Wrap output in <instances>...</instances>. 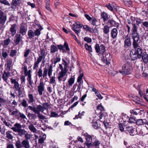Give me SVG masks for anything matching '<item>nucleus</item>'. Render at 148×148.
<instances>
[{"label":"nucleus","instance_id":"nucleus-4","mask_svg":"<svg viewBox=\"0 0 148 148\" xmlns=\"http://www.w3.org/2000/svg\"><path fill=\"white\" fill-rule=\"evenodd\" d=\"M139 39L136 40H133V45L134 48V51H135L136 53L138 54H140L142 53V50L141 47L140 45V42H138Z\"/></svg>","mask_w":148,"mask_h":148},{"label":"nucleus","instance_id":"nucleus-10","mask_svg":"<svg viewBox=\"0 0 148 148\" xmlns=\"http://www.w3.org/2000/svg\"><path fill=\"white\" fill-rule=\"evenodd\" d=\"M130 112L132 114L134 115H141L143 113L144 111L142 110L139 109H134L130 110Z\"/></svg>","mask_w":148,"mask_h":148},{"label":"nucleus","instance_id":"nucleus-6","mask_svg":"<svg viewBox=\"0 0 148 148\" xmlns=\"http://www.w3.org/2000/svg\"><path fill=\"white\" fill-rule=\"evenodd\" d=\"M67 71H60L58 73L57 78L59 82H65L67 78L66 73Z\"/></svg>","mask_w":148,"mask_h":148},{"label":"nucleus","instance_id":"nucleus-48","mask_svg":"<svg viewBox=\"0 0 148 148\" xmlns=\"http://www.w3.org/2000/svg\"><path fill=\"white\" fill-rule=\"evenodd\" d=\"M63 47L65 48L66 50L67 51L68 53H69L70 49L69 48L68 45L66 42H65L63 46Z\"/></svg>","mask_w":148,"mask_h":148},{"label":"nucleus","instance_id":"nucleus-8","mask_svg":"<svg viewBox=\"0 0 148 148\" xmlns=\"http://www.w3.org/2000/svg\"><path fill=\"white\" fill-rule=\"evenodd\" d=\"M132 35L133 40H136L139 39V36L138 34L136 27L135 24L133 25V27L132 29Z\"/></svg>","mask_w":148,"mask_h":148},{"label":"nucleus","instance_id":"nucleus-44","mask_svg":"<svg viewBox=\"0 0 148 148\" xmlns=\"http://www.w3.org/2000/svg\"><path fill=\"white\" fill-rule=\"evenodd\" d=\"M58 49L54 45H52L51 47V52L55 53L57 50Z\"/></svg>","mask_w":148,"mask_h":148},{"label":"nucleus","instance_id":"nucleus-12","mask_svg":"<svg viewBox=\"0 0 148 148\" xmlns=\"http://www.w3.org/2000/svg\"><path fill=\"white\" fill-rule=\"evenodd\" d=\"M82 135L85 137L86 140V142H90L92 140V137L94 136L93 135L91 136L86 132H83L82 133Z\"/></svg>","mask_w":148,"mask_h":148},{"label":"nucleus","instance_id":"nucleus-61","mask_svg":"<svg viewBox=\"0 0 148 148\" xmlns=\"http://www.w3.org/2000/svg\"><path fill=\"white\" fill-rule=\"evenodd\" d=\"M47 72H48V69L46 68H44L43 75H42L43 78H44L45 77L47 76Z\"/></svg>","mask_w":148,"mask_h":148},{"label":"nucleus","instance_id":"nucleus-51","mask_svg":"<svg viewBox=\"0 0 148 148\" xmlns=\"http://www.w3.org/2000/svg\"><path fill=\"white\" fill-rule=\"evenodd\" d=\"M90 21L91 24L94 26L96 25L97 21L95 18L93 17Z\"/></svg>","mask_w":148,"mask_h":148},{"label":"nucleus","instance_id":"nucleus-20","mask_svg":"<svg viewBox=\"0 0 148 148\" xmlns=\"http://www.w3.org/2000/svg\"><path fill=\"white\" fill-rule=\"evenodd\" d=\"M75 80V77L74 76L70 78L68 81V83L66 84L67 87H70L72 86V85L74 83Z\"/></svg>","mask_w":148,"mask_h":148},{"label":"nucleus","instance_id":"nucleus-27","mask_svg":"<svg viewBox=\"0 0 148 148\" xmlns=\"http://www.w3.org/2000/svg\"><path fill=\"white\" fill-rule=\"evenodd\" d=\"M6 19V16L3 15V12L0 10V23L4 22Z\"/></svg>","mask_w":148,"mask_h":148},{"label":"nucleus","instance_id":"nucleus-43","mask_svg":"<svg viewBox=\"0 0 148 148\" xmlns=\"http://www.w3.org/2000/svg\"><path fill=\"white\" fill-rule=\"evenodd\" d=\"M40 56H41L43 58H45V57L47 55V53L45 52V50L43 49H41L40 50Z\"/></svg>","mask_w":148,"mask_h":148},{"label":"nucleus","instance_id":"nucleus-18","mask_svg":"<svg viewBox=\"0 0 148 148\" xmlns=\"http://www.w3.org/2000/svg\"><path fill=\"white\" fill-rule=\"evenodd\" d=\"M21 128V125L18 123L15 124L13 127L11 129L14 132H17Z\"/></svg>","mask_w":148,"mask_h":148},{"label":"nucleus","instance_id":"nucleus-58","mask_svg":"<svg viewBox=\"0 0 148 148\" xmlns=\"http://www.w3.org/2000/svg\"><path fill=\"white\" fill-rule=\"evenodd\" d=\"M84 40L87 43H90L92 42V40L91 38L88 37H85L84 38Z\"/></svg>","mask_w":148,"mask_h":148},{"label":"nucleus","instance_id":"nucleus-26","mask_svg":"<svg viewBox=\"0 0 148 148\" xmlns=\"http://www.w3.org/2000/svg\"><path fill=\"white\" fill-rule=\"evenodd\" d=\"M110 27L106 25L104 26L103 29V33L106 35L108 36V38L109 37L108 33L110 31Z\"/></svg>","mask_w":148,"mask_h":148},{"label":"nucleus","instance_id":"nucleus-56","mask_svg":"<svg viewBox=\"0 0 148 148\" xmlns=\"http://www.w3.org/2000/svg\"><path fill=\"white\" fill-rule=\"evenodd\" d=\"M1 3L8 6H10V3L6 0H1Z\"/></svg>","mask_w":148,"mask_h":148},{"label":"nucleus","instance_id":"nucleus-19","mask_svg":"<svg viewBox=\"0 0 148 148\" xmlns=\"http://www.w3.org/2000/svg\"><path fill=\"white\" fill-rule=\"evenodd\" d=\"M62 64L64 65L65 69H67L68 66L69 64V60L68 58H62Z\"/></svg>","mask_w":148,"mask_h":148},{"label":"nucleus","instance_id":"nucleus-23","mask_svg":"<svg viewBox=\"0 0 148 148\" xmlns=\"http://www.w3.org/2000/svg\"><path fill=\"white\" fill-rule=\"evenodd\" d=\"M127 130L130 133V135L134 136L136 134V130H134L132 127H129L127 128Z\"/></svg>","mask_w":148,"mask_h":148},{"label":"nucleus","instance_id":"nucleus-1","mask_svg":"<svg viewBox=\"0 0 148 148\" xmlns=\"http://www.w3.org/2000/svg\"><path fill=\"white\" fill-rule=\"evenodd\" d=\"M95 48L98 55L102 58V61L108 65L110 64V60L111 57L110 54H104L105 49L104 45L96 44L95 46Z\"/></svg>","mask_w":148,"mask_h":148},{"label":"nucleus","instance_id":"nucleus-52","mask_svg":"<svg viewBox=\"0 0 148 148\" xmlns=\"http://www.w3.org/2000/svg\"><path fill=\"white\" fill-rule=\"evenodd\" d=\"M136 134H138L140 136H143L144 134H143V132L141 129L139 128H138L136 129Z\"/></svg>","mask_w":148,"mask_h":148},{"label":"nucleus","instance_id":"nucleus-37","mask_svg":"<svg viewBox=\"0 0 148 148\" xmlns=\"http://www.w3.org/2000/svg\"><path fill=\"white\" fill-rule=\"evenodd\" d=\"M50 78V79L49 80V83L52 84L53 86L54 87L56 84V81L55 79V78L54 77H51Z\"/></svg>","mask_w":148,"mask_h":148},{"label":"nucleus","instance_id":"nucleus-60","mask_svg":"<svg viewBox=\"0 0 148 148\" xmlns=\"http://www.w3.org/2000/svg\"><path fill=\"white\" fill-rule=\"evenodd\" d=\"M20 80L21 84L23 85L24 84H25V76L23 75L21 76L20 77Z\"/></svg>","mask_w":148,"mask_h":148},{"label":"nucleus","instance_id":"nucleus-59","mask_svg":"<svg viewBox=\"0 0 148 148\" xmlns=\"http://www.w3.org/2000/svg\"><path fill=\"white\" fill-rule=\"evenodd\" d=\"M34 35L35 36H39L41 34L40 30L38 29H37L34 32Z\"/></svg>","mask_w":148,"mask_h":148},{"label":"nucleus","instance_id":"nucleus-30","mask_svg":"<svg viewBox=\"0 0 148 148\" xmlns=\"http://www.w3.org/2000/svg\"><path fill=\"white\" fill-rule=\"evenodd\" d=\"M137 89L138 90L139 94L141 97H143L144 99L147 101H148V100L147 99V96L145 95V94L143 93L140 90L139 88L138 87Z\"/></svg>","mask_w":148,"mask_h":148},{"label":"nucleus","instance_id":"nucleus-33","mask_svg":"<svg viewBox=\"0 0 148 148\" xmlns=\"http://www.w3.org/2000/svg\"><path fill=\"white\" fill-rule=\"evenodd\" d=\"M20 1L21 0H12L11 5L15 6H17L20 4Z\"/></svg>","mask_w":148,"mask_h":148},{"label":"nucleus","instance_id":"nucleus-45","mask_svg":"<svg viewBox=\"0 0 148 148\" xmlns=\"http://www.w3.org/2000/svg\"><path fill=\"white\" fill-rule=\"evenodd\" d=\"M133 99L132 100L136 102L137 103H138V102L140 100V98L137 96L133 95L132 97Z\"/></svg>","mask_w":148,"mask_h":148},{"label":"nucleus","instance_id":"nucleus-13","mask_svg":"<svg viewBox=\"0 0 148 148\" xmlns=\"http://www.w3.org/2000/svg\"><path fill=\"white\" fill-rule=\"evenodd\" d=\"M10 73L9 71H6L5 70L4 71L3 73L2 76L3 79L7 83L8 78L10 76Z\"/></svg>","mask_w":148,"mask_h":148},{"label":"nucleus","instance_id":"nucleus-7","mask_svg":"<svg viewBox=\"0 0 148 148\" xmlns=\"http://www.w3.org/2000/svg\"><path fill=\"white\" fill-rule=\"evenodd\" d=\"M130 56L132 60H135L137 58H140L142 56V53L139 54L136 53L135 51L133 50L130 52Z\"/></svg>","mask_w":148,"mask_h":148},{"label":"nucleus","instance_id":"nucleus-24","mask_svg":"<svg viewBox=\"0 0 148 148\" xmlns=\"http://www.w3.org/2000/svg\"><path fill=\"white\" fill-rule=\"evenodd\" d=\"M27 30V29L25 28L23 25H21L20 27L19 32L21 34L24 35L25 34Z\"/></svg>","mask_w":148,"mask_h":148},{"label":"nucleus","instance_id":"nucleus-46","mask_svg":"<svg viewBox=\"0 0 148 148\" xmlns=\"http://www.w3.org/2000/svg\"><path fill=\"white\" fill-rule=\"evenodd\" d=\"M48 74L49 77H51V75H52L53 70L52 67L51 66H50L49 69H48Z\"/></svg>","mask_w":148,"mask_h":148},{"label":"nucleus","instance_id":"nucleus-49","mask_svg":"<svg viewBox=\"0 0 148 148\" xmlns=\"http://www.w3.org/2000/svg\"><path fill=\"white\" fill-rule=\"evenodd\" d=\"M10 132L8 131L6 132V134L7 138L9 139H12L13 138V136L10 134Z\"/></svg>","mask_w":148,"mask_h":148},{"label":"nucleus","instance_id":"nucleus-63","mask_svg":"<svg viewBox=\"0 0 148 148\" xmlns=\"http://www.w3.org/2000/svg\"><path fill=\"white\" fill-rule=\"evenodd\" d=\"M16 146L17 148H21L22 147V145L19 141H16Z\"/></svg>","mask_w":148,"mask_h":148},{"label":"nucleus","instance_id":"nucleus-64","mask_svg":"<svg viewBox=\"0 0 148 148\" xmlns=\"http://www.w3.org/2000/svg\"><path fill=\"white\" fill-rule=\"evenodd\" d=\"M61 58L60 57H56L54 61V64H56L57 62H59Z\"/></svg>","mask_w":148,"mask_h":148},{"label":"nucleus","instance_id":"nucleus-31","mask_svg":"<svg viewBox=\"0 0 148 148\" xmlns=\"http://www.w3.org/2000/svg\"><path fill=\"white\" fill-rule=\"evenodd\" d=\"M28 127L30 130L33 133H36L37 131V130L36 128L33 125L31 124L28 125Z\"/></svg>","mask_w":148,"mask_h":148},{"label":"nucleus","instance_id":"nucleus-50","mask_svg":"<svg viewBox=\"0 0 148 148\" xmlns=\"http://www.w3.org/2000/svg\"><path fill=\"white\" fill-rule=\"evenodd\" d=\"M125 4L127 6H130L132 4L131 0H123Z\"/></svg>","mask_w":148,"mask_h":148},{"label":"nucleus","instance_id":"nucleus-2","mask_svg":"<svg viewBox=\"0 0 148 148\" xmlns=\"http://www.w3.org/2000/svg\"><path fill=\"white\" fill-rule=\"evenodd\" d=\"M49 107V104L47 103H44L43 105V106L40 105H37L36 106H28V108L29 110L32 111L35 113L39 114L40 112H42L46 108Z\"/></svg>","mask_w":148,"mask_h":148},{"label":"nucleus","instance_id":"nucleus-21","mask_svg":"<svg viewBox=\"0 0 148 148\" xmlns=\"http://www.w3.org/2000/svg\"><path fill=\"white\" fill-rule=\"evenodd\" d=\"M22 146L25 148H30V146L28 140H24L21 142Z\"/></svg>","mask_w":148,"mask_h":148},{"label":"nucleus","instance_id":"nucleus-3","mask_svg":"<svg viewBox=\"0 0 148 148\" xmlns=\"http://www.w3.org/2000/svg\"><path fill=\"white\" fill-rule=\"evenodd\" d=\"M132 68L130 64L128 63L124 64L122 66V70L119 72L123 75H127L130 74L132 72Z\"/></svg>","mask_w":148,"mask_h":148},{"label":"nucleus","instance_id":"nucleus-38","mask_svg":"<svg viewBox=\"0 0 148 148\" xmlns=\"http://www.w3.org/2000/svg\"><path fill=\"white\" fill-rule=\"evenodd\" d=\"M92 127L95 129H97L98 128V124L96 121L95 120H93L92 121Z\"/></svg>","mask_w":148,"mask_h":148},{"label":"nucleus","instance_id":"nucleus-54","mask_svg":"<svg viewBox=\"0 0 148 148\" xmlns=\"http://www.w3.org/2000/svg\"><path fill=\"white\" fill-rule=\"evenodd\" d=\"M21 104L22 106L26 108L28 106V104L27 103V101L25 99L23 100Z\"/></svg>","mask_w":148,"mask_h":148},{"label":"nucleus","instance_id":"nucleus-40","mask_svg":"<svg viewBox=\"0 0 148 148\" xmlns=\"http://www.w3.org/2000/svg\"><path fill=\"white\" fill-rule=\"evenodd\" d=\"M33 135L30 134H28V133H25V138L26 140H29L30 139L32 138Z\"/></svg>","mask_w":148,"mask_h":148},{"label":"nucleus","instance_id":"nucleus-25","mask_svg":"<svg viewBox=\"0 0 148 148\" xmlns=\"http://www.w3.org/2000/svg\"><path fill=\"white\" fill-rule=\"evenodd\" d=\"M136 124L138 125H141L144 124H147L148 123L147 121L144 119L143 120L142 119H138L136 122Z\"/></svg>","mask_w":148,"mask_h":148},{"label":"nucleus","instance_id":"nucleus-55","mask_svg":"<svg viewBox=\"0 0 148 148\" xmlns=\"http://www.w3.org/2000/svg\"><path fill=\"white\" fill-rule=\"evenodd\" d=\"M84 74L83 73H81L77 79V82H81V81L83 77Z\"/></svg>","mask_w":148,"mask_h":148},{"label":"nucleus","instance_id":"nucleus-17","mask_svg":"<svg viewBox=\"0 0 148 148\" xmlns=\"http://www.w3.org/2000/svg\"><path fill=\"white\" fill-rule=\"evenodd\" d=\"M128 35L125 37V39L124 41V47L128 48L131 45V39L130 38L128 37Z\"/></svg>","mask_w":148,"mask_h":148},{"label":"nucleus","instance_id":"nucleus-32","mask_svg":"<svg viewBox=\"0 0 148 148\" xmlns=\"http://www.w3.org/2000/svg\"><path fill=\"white\" fill-rule=\"evenodd\" d=\"M28 36L29 39H32L34 36V32L32 30H29L28 32Z\"/></svg>","mask_w":148,"mask_h":148},{"label":"nucleus","instance_id":"nucleus-53","mask_svg":"<svg viewBox=\"0 0 148 148\" xmlns=\"http://www.w3.org/2000/svg\"><path fill=\"white\" fill-rule=\"evenodd\" d=\"M24 72L26 76L28 74L30 73L31 71L29 70V71H27V67L26 66H24Z\"/></svg>","mask_w":148,"mask_h":148},{"label":"nucleus","instance_id":"nucleus-36","mask_svg":"<svg viewBox=\"0 0 148 148\" xmlns=\"http://www.w3.org/2000/svg\"><path fill=\"white\" fill-rule=\"evenodd\" d=\"M46 137V135L44 134L42 137H41L39 139V142L41 144L43 143L44 140H45Z\"/></svg>","mask_w":148,"mask_h":148},{"label":"nucleus","instance_id":"nucleus-5","mask_svg":"<svg viewBox=\"0 0 148 148\" xmlns=\"http://www.w3.org/2000/svg\"><path fill=\"white\" fill-rule=\"evenodd\" d=\"M83 26L79 22H76L72 26V29L78 35L80 32L81 28Z\"/></svg>","mask_w":148,"mask_h":148},{"label":"nucleus","instance_id":"nucleus-22","mask_svg":"<svg viewBox=\"0 0 148 148\" xmlns=\"http://www.w3.org/2000/svg\"><path fill=\"white\" fill-rule=\"evenodd\" d=\"M31 92H29L28 95V97L29 98L28 102L29 103H33L35 102V99L33 95L30 93Z\"/></svg>","mask_w":148,"mask_h":148},{"label":"nucleus","instance_id":"nucleus-29","mask_svg":"<svg viewBox=\"0 0 148 148\" xmlns=\"http://www.w3.org/2000/svg\"><path fill=\"white\" fill-rule=\"evenodd\" d=\"M144 62L147 63L148 62V55L146 52H144L142 54V57Z\"/></svg>","mask_w":148,"mask_h":148},{"label":"nucleus","instance_id":"nucleus-9","mask_svg":"<svg viewBox=\"0 0 148 148\" xmlns=\"http://www.w3.org/2000/svg\"><path fill=\"white\" fill-rule=\"evenodd\" d=\"M38 57H37V61H35L34 62V66L33 69L37 70L38 68V64L42 61V60H44L45 58L42 57L41 56H40V54H38Z\"/></svg>","mask_w":148,"mask_h":148},{"label":"nucleus","instance_id":"nucleus-28","mask_svg":"<svg viewBox=\"0 0 148 148\" xmlns=\"http://www.w3.org/2000/svg\"><path fill=\"white\" fill-rule=\"evenodd\" d=\"M16 26L15 24H13L12 25L10 28V31L12 36H13L16 33V29L15 28Z\"/></svg>","mask_w":148,"mask_h":148},{"label":"nucleus","instance_id":"nucleus-41","mask_svg":"<svg viewBox=\"0 0 148 148\" xmlns=\"http://www.w3.org/2000/svg\"><path fill=\"white\" fill-rule=\"evenodd\" d=\"M101 16L104 21H106L108 18V15L105 12H103L101 14Z\"/></svg>","mask_w":148,"mask_h":148},{"label":"nucleus","instance_id":"nucleus-39","mask_svg":"<svg viewBox=\"0 0 148 148\" xmlns=\"http://www.w3.org/2000/svg\"><path fill=\"white\" fill-rule=\"evenodd\" d=\"M22 37L20 34H18L16 36L15 42L16 44H18L21 40Z\"/></svg>","mask_w":148,"mask_h":148},{"label":"nucleus","instance_id":"nucleus-11","mask_svg":"<svg viewBox=\"0 0 148 148\" xmlns=\"http://www.w3.org/2000/svg\"><path fill=\"white\" fill-rule=\"evenodd\" d=\"M38 91L39 95H41L42 94V92L44 90V84L43 82H40L39 85L38 86Z\"/></svg>","mask_w":148,"mask_h":148},{"label":"nucleus","instance_id":"nucleus-16","mask_svg":"<svg viewBox=\"0 0 148 148\" xmlns=\"http://www.w3.org/2000/svg\"><path fill=\"white\" fill-rule=\"evenodd\" d=\"M118 33V31L117 28H114L111 31V37L114 39L116 38Z\"/></svg>","mask_w":148,"mask_h":148},{"label":"nucleus","instance_id":"nucleus-47","mask_svg":"<svg viewBox=\"0 0 148 148\" xmlns=\"http://www.w3.org/2000/svg\"><path fill=\"white\" fill-rule=\"evenodd\" d=\"M50 0H46L45 3V7L47 9L49 10H50L51 9L49 7L50 6Z\"/></svg>","mask_w":148,"mask_h":148},{"label":"nucleus","instance_id":"nucleus-62","mask_svg":"<svg viewBox=\"0 0 148 148\" xmlns=\"http://www.w3.org/2000/svg\"><path fill=\"white\" fill-rule=\"evenodd\" d=\"M143 25L144 26V29H148V22L147 21H144L143 22Z\"/></svg>","mask_w":148,"mask_h":148},{"label":"nucleus","instance_id":"nucleus-14","mask_svg":"<svg viewBox=\"0 0 148 148\" xmlns=\"http://www.w3.org/2000/svg\"><path fill=\"white\" fill-rule=\"evenodd\" d=\"M10 80L11 83L14 84V87L16 90H19L20 88L18 82L16 81V79L12 78L10 79Z\"/></svg>","mask_w":148,"mask_h":148},{"label":"nucleus","instance_id":"nucleus-42","mask_svg":"<svg viewBox=\"0 0 148 148\" xmlns=\"http://www.w3.org/2000/svg\"><path fill=\"white\" fill-rule=\"evenodd\" d=\"M85 47L86 49L89 52H92V48L90 45H88L87 43H86L85 44Z\"/></svg>","mask_w":148,"mask_h":148},{"label":"nucleus","instance_id":"nucleus-57","mask_svg":"<svg viewBox=\"0 0 148 148\" xmlns=\"http://www.w3.org/2000/svg\"><path fill=\"white\" fill-rule=\"evenodd\" d=\"M16 53L17 51L16 50H12L11 51L10 56L12 57H13L16 55Z\"/></svg>","mask_w":148,"mask_h":148},{"label":"nucleus","instance_id":"nucleus-35","mask_svg":"<svg viewBox=\"0 0 148 148\" xmlns=\"http://www.w3.org/2000/svg\"><path fill=\"white\" fill-rule=\"evenodd\" d=\"M92 143L94 146H97L100 144L101 142L97 139L94 138L92 140Z\"/></svg>","mask_w":148,"mask_h":148},{"label":"nucleus","instance_id":"nucleus-15","mask_svg":"<svg viewBox=\"0 0 148 148\" xmlns=\"http://www.w3.org/2000/svg\"><path fill=\"white\" fill-rule=\"evenodd\" d=\"M83 28L84 30L91 33L96 32V31H97V30L95 29V28H92L86 25L83 26Z\"/></svg>","mask_w":148,"mask_h":148},{"label":"nucleus","instance_id":"nucleus-34","mask_svg":"<svg viewBox=\"0 0 148 148\" xmlns=\"http://www.w3.org/2000/svg\"><path fill=\"white\" fill-rule=\"evenodd\" d=\"M26 132V131L24 129H21V128L17 132L18 135L20 136H21L25 134Z\"/></svg>","mask_w":148,"mask_h":148}]
</instances>
